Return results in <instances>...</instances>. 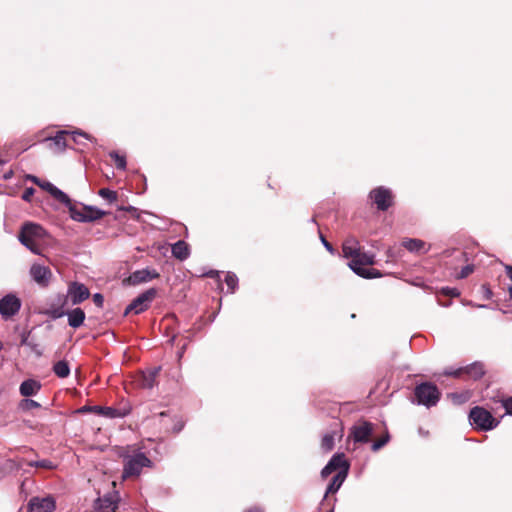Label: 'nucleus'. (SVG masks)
I'll return each mask as SVG.
<instances>
[{"instance_id":"1","label":"nucleus","mask_w":512,"mask_h":512,"mask_svg":"<svg viewBox=\"0 0 512 512\" xmlns=\"http://www.w3.org/2000/svg\"><path fill=\"white\" fill-rule=\"evenodd\" d=\"M342 253L345 258L350 259L348 266L358 276L365 279L379 278L382 276L380 271L365 267L374 264L375 255L373 253L363 252L360 242L355 237L350 236L345 239L342 244Z\"/></svg>"},{"instance_id":"2","label":"nucleus","mask_w":512,"mask_h":512,"mask_svg":"<svg viewBox=\"0 0 512 512\" xmlns=\"http://www.w3.org/2000/svg\"><path fill=\"white\" fill-rule=\"evenodd\" d=\"M349 467L350 465L345 459V455L343 453H336L332 456L326 466L322 469L321 476L326 478L332 472L336 470H338V472L336 475H334L331 483L328 485L325 497L329 493H335L340 489L345 479L347 478Z\"/></svg>"},{"instance_id":"3","label":"nucleus","mask_w":512,"mask_h":512,"mask_svg":"<svg viewBox=\"0 0 512 512\" xmlns=\"http://www.w3.org/2000/svg\"><path fill=\"white\" fill-rule=\"evenodd\" d=\"M46 236L44 228L35 223H25L19 233L18 239L32 253L40 254V242Z\"/></svg>"},{"instance_id":"4","label":"nucleus","mask_w":512,"mask_h":512,"mask_svg":"<svg viewBox=\"0 0 512 512\" xmlns=\"http://www.w3.org/2000/svg\"><path fill=\"white\" fill-rule=\"evenodd\" d=\"M152 461L141 451L124 456V469L123 477H136L142 472L145 467H151Z\"/></svg>"},{"instance_id":"5","label":"nucleus","mask_w":512,"mask_h":512,"mask_svg":"<svg viewBox=\"0 0 512 512\" xmlns=\"http://www.w3.org/2000/svg\"><path fill=\"white\" fill-rule=\"evenodd\" d=\"M469 421L475 429L481 431H490L499 424V421L489 411L479 406L470 410Z\"/></svg>"},{"instance_id":"6","label":"nucleus","mask_w":512,"mask_h":512,"mask_svg":"<svg viewBox=\"0 0 512 512\" xmlns=\"http://www.w3.org/2000/svg\"><path fill=\"white\" fill-rule=\"evenodd\" d=\"M70 213V217L77 222H93L95 220L101 219L107 213L95 206H83L81 209H78L70 200L69 205H65Z\"/></svg>"},{"instance_id":"7","label":"nucleus","mask_w":512,"mask_h":512,"mask_svg":"<svg viewBox=\"0 0 512 512\" xmlns=\"http://www.w3.org/2000/svg\"><path fill=\"white\" fill-rule=\"evenodd\" d=\"M417 404L424 405L426 407L435 406L440 398V392L436 385L424 382L416 386L414 391Z\"/></svg>"},{"instance_id":"8","label":"nucleus","mask_w":512,"mask_h":512,"mask_svg":"<svg viewBox=\"0 0 512 512\" xmlns=\"http://www.w3.org/2000/svg\"><path fill=\"white\" fill-rule=\"evenodd\" d=\"M157 290L150 288L140 295H138L125 309V314L134 313L140 314L147 310L151 302L156 297Z\"/></svg>"},{"instance_id":"9","label":"nucleus","mask_w":512,"mask_h":512,"mask_svg":"<svg viewBox=\"0 0 512 512\" xmlns=\"http://www.w3.org/2000/svg\"><path fill=\"white\" fill-rule=\"evenodd\" d=\"M120 495L117 491H110L99 496L93 504L94 512H115L118 508Z\"/></svg>"},{"instance_id":"10","label":"nucleus","mask_w":512,"mask_h":512,"mask_svg":"<svg viewBox=\"0 0 512 512\" xmlns=\"http://www.w3.org/2000/svg\"><path fill=\"white\" fill-rule=\"evenodd\" d=\"M21 308V300L14 294H7L0 299V314L4 319L16 315Z\"/></svg>"},{"instance_id":"11","label":"nucleus","mask_w":512,"mask_h":512,"mask_svg":"<svg viewBox=\"0 0 512 512\" xmlns=\"http://www.w3.org/2000/svg\"><path fill=\"white\" fill-rule=\"evenodd\" d=\"M373 434V426L370 422L359 421L352 426L350 436L354 442L366 443Z\"/></svg>"},{"instance_id":"12","label":"nucleus","mask_w":512,"mask_h":512,"mask_svg":"<svg viewBox=\"0 0 512 512\" xmlns=\"http://www.w3.org/2000/svg\"><path fill=\"white\" fill-rule=\"evenodd\" d=\"M159 276V273L155 269L144 268L131 273L124 282L129 285L136 286L142 283H147L153 279H157Z\"/></svg>"},{"instance_id":"13","label":"nucleus","mask_w":512,"mask_h":512,"mask_svg":"<svg viewBox=\"0 0 512 512\" xmlns=\"http://www.w3.org/2000/svg\"><path fill=\"white\" fill-rule=\"evenodd\" d=\"M90 296L89 289L82 283L72 282L67 289V299L71 301L72 305L82 303Z\"/></svg>"},{"instance_id":"14","label":"nucleus","mask_w":512,"mask_h":512,"mask_svg":"<svg viewBox=\"0 0 512 512\" xmlns=\"http://www.w3.org/2000/svg\"><path fill=\"white\" fill-rule=\"evenodd\" d=\"M370 198L379 210L385 211L392 204V193L385 187H378L370 192Z\"/></svg>"},{"instance_id":"15","label":"nucleus","mask_w":512,"mask_h":512,"mask_svg":"<svg viewBox=\"0 0 512 512\" xmlns=\"http://www.w3.org/2000/svg\"><path fill=\"white\" fill-rule=\"evenodd\" d=\"M55 507V500L51 496L33 497L28 503L26 512H53Z\"/></svg>"},{"instance_id":"16","label":"nucleus","mask_w":512,"mask_h":512,"mask_svg":"<svg viewBox=\"0 0 512 512\" xmlns=\"http://www.w3.org/2000/svg\"><path fill=\"white\" fill-rule=\"evenodd\" d=\"M30 276L39 286L46 287L50 283L52 272L47 266L33 264L30 268Z\"/></svg>"},{"instance_id":"17","label":"nucleus","mask_w":512,"mask_h":512,"mask_svg":"<svg viewBox=\"0 0 512 512\" xmlns=\"http://www.w3.org/2000/svg\"><path fill=\"white\" fill-rule=\"evenodd\" d=\"M69 135L67 131H58L54 137H47L44 140L49 142V149L53 153H61L67 147L66 137Z\"/></svg>"},{"instance_id":"18","label":"nucleus","mask_w":512,"mask_h":512,"mask_svg":"<svg viewBox=\"0 0 512 512\" xmlns=\"http://www.w3.org/2000/svg\"><path fill=\"white\" fill-rule=\"evenodd\" d=\"M38 186L47 191L52 197H54L57 201L61 202L62 204H70L69 196L52 183L48 181H40V184H38Z\"/></svg>"},{"instance_id":"19","label":"nucleus","mask_w":512,"mask_h":512,"mask_svg":"<svg viewBox=\"0 0 512 512\" xmlns=\"http://www.w3.org/2000/svg\"><path fill=\"white\" fill-rule=\"evenodd\" d=\"M41 383L35 379H27L23 381L19 387V392L24 397L36 395L41 389Z\"/></svg>"},{"instance_id":"20","label":"nucleus","mask_w":512,"mask_h":512,"mask_svg":"<svg viewBox=\"0 0 512 512\" xmlns=\"http://www.w3.org/2000/svg\"><path fill=\"white\" fill-rule=\"evenodd\" d=\"M159 370L160 368H154L143 372L139 380L140 386L145 389L153 388L156 383V377L159 373Z\"/></svg>"},{"instance_id":"21","label":"nucleus","mask_w":512,"mask_h":512,"mask_svg":"<svg viewBox=\"0 0 512 512\" xmlns=\"http://www.w3.org/2000/svg\"><path fill=\"white\" fill-rule=\"evenodd\" d=\"M68 317V324L72 328H79L85 320V313L81 308H75L66 313Z\"/></svg>"},{"instance_id":"22","label":"nucleus","mask_w":512,"mask_h":512,"mask_svg":"<svg viewBox=\"0 0 512 512\" xmlns=\"http://www.w3.org/2000/svg\"><path fill=\"white\" fill-rule=\"evenodd\" d=\"M172 255L181 261L187 259L190 255L188 244L183 240L174 243L172 245Z\"/></svg>"},{"instance_id":"23","label":"nucleus","mask_w":512,"mask_h":512,"mask_svg":"<svg viewBox=\"0 0 512 512\" xmlns=\"http://www.w3.org/2000/svg\"><path fill=\"white\" fill-rule=\"evenodd\" d=\"M92 409L97 414L107 418H121L126 415L125 412H121L120 410L112 407L94 406Z\"/></svg>"},{"instance_id":"24","label":"nucleus","mask_w":512,"mask_h":512,"mask_svg":"<svg viewBox=\"0 0 512 512\" xmlns=\"http://www.w3.org/2000/svg\"><path fill=\"white\" fill-rule=\"evenodd\" d=\"M464 374L474 380L479 379L484 374V368L481 363H473L463 368Z\"/></svg>"},{"instance_id":"25","label":"nucleus","mask_w":512,"mask_h":512,"mask_svg":"<svg viewBox=\"0 0 512 512\" xmlns=\"http://www.w3.org/2000/svg\"><path fill=\"white\" fill-rule=\"evenodd\" d=\"M403 246L409 250L410 252H420L424 251L426 252L427 249H425V242L419 239H408L403 241Z\"/></svg>"},{"instance_id":"26","label":"nucleus","mask_w":512,"mask_h":512,"mask_svg":"<svg viewBox=\"0 0 512 512\" xmlns=\"http://www.w3.org/2000/svg\"><path fill=\"white\" fill-rule=\"evenodd\" d=\"M53 372L59 377V378H66L70 374V367L67 361L60 360L56 362L53 366Z\"/></svg>"},{"instance_id":"27","label":"nucleus","mask_w":512,"mask_h":512,"mask_svg":"<svg viewBox=\"0 0 512 512\" xmlns=\"http://www.w3.org/2000/svg\"><path fill=\"white\" fill-rule=\"evenodd\" d=\"M224 281H225V283H226V285L228 287L227 292L228 293H234V291H235V289L237 288V285H238V278H237V276L234 273L228 272L225 275Z\"/></svg>"},{"instance_id":"28","label":"nucleus","mask_w":512,"mask_h":512,"mask_svg":"<svg viewBox=\"0 0 512 512\" xmlns=\"http://www.w3.org/2000/svg\"><path fill=\"white\" fill-rule=\"evenodd\" d=\"M98 194L103 199L107 200L109 203H113L117 200L118 195L116 191L110 190L108 188H102L98 191Z\"/></svg>"},{"instance_id":"29","label":"nucleus","mask_w":512,"mask_h":512,"mask_svg":"<svg viewBox=\"0 0 512 512\" xmlns=\"http://www.w3.org/2000/svg\"><path fill=\"white\" fill-rule=\"evenodd\" d=\"M27 465H29L31 467L44 468V469L56 468V465L52 461L47 460V459H43V460H39V461H29V462H27Z\"/></svg>"},{"instance_id":"30","label":"nucleus","mask_w":512,"mask_h":512,"mask_svg":"<svg viewBox=\"0 0 512 512\" xmlns=\"http://www.w3.org/2000/svg\"><path fill=\"white\" fill-rule=\"evenodd\" d=\"M109 156L115 161V165L117 169L125 170L126 169V158L125 156L119 155L116 151H112L109 153Z\"/></svg>"},{"instance_id":"31","label":"nucleus","mask_w":512,"mask_h":512,"mask_svg":"<svg viewBox=\"0 0 512 512\" xmlns=\"http://www.w3.org/2000/svg\"><path fill=\"white\" fill-rule=\"evenodd\" d=\"M334 447V435L333 434H325L321 441V448L325 451H331Z\"/></svg>"},{"instance_id":"32","label":"nucleus","mask_w":512,"mask_h":512,"mask_svg":"<svg viewBox=\"0 0 512 512\" xmlns=\"http://www.w3.org/2000/svg\"><path fill=\"white\" fill-rule=\"evenodd\" d=\"M39 407H40V404L37 401H34L32 399H23L20 402V408L22 410H32V409H36Z\"/></svg>"},{"instance_id":"33","label":"nucleus","mask_w":512,"mask_h":512,"mask_svg":"<svg viewBox=\"0 0 512 512\" xmlns=\"http://www.w3.org/2000/svg\"><path fill=\"white\" fill-rule=\"evenodd\" d=\"M71 136H72V139L74 140V142H76V143H80V141L78 139L79 137H82V138H84L86 140H89V141H93L94 140V138L92 136H90L89 134H87V133H85L83 131H79V130L73 131L71 133Z\"/></svg>"},{"instance_id":"34","label":"nucleus","mask_w":512,"mask_h":512,"mask_svg":"<svg viewBox=\"0 0 512 512\" xmlns=\"http://www.w3.org/2000/svg\"><path fill=\"white\" fill-rule=\"evenodd\" d=\"M389 435L386 434L385 436L381 437L380 439L376 440L373 444H372V450L373 451H378L379 449H381L383 446H385L388 441H389Z\"/></svg>"},{"instance_id":"35","label":"nucleus","mask_w":512,"mask_h":512,"mask_svg":"<svg viewBox=\"0 0 512 512\" xmlns=\"http://www.w3.org/2000/svg\"><path fill=\"white\" fill-rule=\"evenodd\" d=\"M448 396L456 404L464 403L468 399V395L467 394L451 393Z\"/></svg>"},{"instance_id":"36","label":"nucleus","mask_w":512,"mask_h":512,"mask_svg":"<svg viewBox=\"0 0 512 512\" xmlns=\"http://www.w3.org/2000/svg\"><path fill=\"white\" fill-rule=\"evenodd\" d=\"M502 406L506 410V414L512 415V397L502 400Z\"/></svg>"},{"instance_id":"37","label":"nucleus","mask_w":512,"mask_h":512,"mask_svg":"<svg viewBox=\"0 0 512 512\" xmlns=\"http://www.w3.org/2000/svg\"><path fill=\"white\" fill-rule=\"evenodd\" d=\"M463 374H464L463 368H458V369H454V370L449 369V370L445 371V375L453 376V377H461Z\"/></svg>"},{"instance_id":"38","label":"nucleus","mask_w":512,"mask_h":512,"mask_svg":"<svg viewBox=\"0 0 512 512\" xmlns=\"http://www.w3.org/2000/svg\"><path fill=\"white\" fill-rule=\"evenodd\" d=\"M474 268L472 265H466L465 267H463L460 271V274H459V278H465L467 277L468 275H470L472 272H473Z\"/></svg>"},{"instance_id":"39","label":"nucleus","mask_w":512,"mask_h":512,"mask_svg":"<svg viewBox=\"0 0 512 512\" xmlns=\"http://www.w3.org/2000/svg\"><path fill=\"white\" fill-rule=\"evenodd\" d=\"M442 292H443V294H445L447 296H451V297H457L460 295L458 289H456V288H449V287L442 288Z\"/></svg>"},{"instance_id":"40","label":"nucleus","mask_w":512,"mask_h":512,"mask_svg":"<svg viewBox=\"0 0 512 512\" xmlns=\"http://www.w3.org/2000/svg\"><path fill=\"white\" fill-rule=\"evenodd\" d=\"M34 193H35L34 188H32V187L27 188V189H25V191L22 194V199L24 201L29 202L31 200L32 196L34 195Z\"/></svg>"},{"instance_id":"41","label":"nucleus","mask_w":512,"mask_h":512,"mask_svg":"<svg viewBox=\"0 0 512 512\" xmlns=\"http://www.w3.org/2000/svg\"><path fill=\"white\" fill-rule=\"evenodd\" d=\"M93 302L95 303V305H97L98 307H102L103 306V303H104V297L102 296V294L100 293H95L93 295Z\"/></svg>"},{"instance_id":"42","label":"nucleus","mask_w":512,"mask_h":512,"mask_svg":"<svg viewBox=\"0 0 512 512\" xmlns=\"http://www.w3.org/2000/svg\"><path fill=\"white\" fill-rule=\"evenodd\" d=\"M321 242L328 252L334 254L335 250L332 245L325 239L323 235H320Z\"/></svg>"},{"instance_id":"43","label":"nucleus","mask_w":512,"mask_h":512,"mask_svg":"<svg viewBox=\"0 0 512 512\" xmlns=\"http://www.w3.org/2000/svg\"><path fill=\"white\" fill-rule=\"evenodd\" d=\"M21 345H26V346H29L31 348L34 349L35 346H33L30 342H29V335L26 334V333H23L21 335Z\"/></svg>"},{"instance_id":"44","label":"nucleus","mask_w":512,"mask_h":512,"mask_svg":"<svg viewBox=\"0 0 512 512\" xmlns=\"http://www.w3.org/2000/svg\"><path fill=\"white\" fill-rule=\"evenodd\" d=\"M482 290H483V293H484V295H485V297L487 299L492 297V292H491V290L487 286L483 285L482 286Z\"/></svg>"},{"instance_id":"45","label":"nucleus","mask_w":512,"mask_h":512,"mask_svg":"<svg viewBox=\"0 0 512 512\" xmlns=\"http://www.w3.org/2000/svg\"><path fill=\"white\" fill-rule=\"evenodd\" d=\"M27 178L34 182L36 185L40 184V180L36 176L28 175Z\"/></svg>"},{"instance_id":"46","label":"nucleus","mask_w":512,"mask_h":512,"mask_svg":"<svg viewBox=\"0 0 512 512\" xmlns=\"http://www.w3.org/2000/svg\"><path fill=\"white\" fill-rule=\"evenodd\" d=\"M506 272H507V275L509 276V278L512 281V266H506Z\"/></svg>"},{"instance_id":"47","label":"nucleus","mask_w":512,"mask_h":512,"mask_svg":"<svg viewBox=\"0 0 512 512\" xmlns=\"http://www.w3.org/2000/svg\"><path fill=\"white\" fill-rule=\"evenodd\" d=\"M246 512H263V510L259 507H253L248 509Z\"/></svg>"},{"instance_id":"48","label":"nucleus","mask_w":512,"mask_h":512,"mask_svg":"<svg viewBox=\"0 0 512 512\" xmlns=\"http://www.w3.org/2000/svg\"><path fill=\"white\" fill-rule=\"evenodd\" d=\"M65 313L64 312H57L55 311L52 315L53 318H59L62 317Z\"/></svg>"},{"instance_id":"49","label":"nucleus","mask_w":512,"mask_h":512,"mask_svg":"<svg viewBox=\"0 0 512 512\" xmlns=\"http://www.w3.org/2000/svg\"><path fill=\"white\" fill-rule=\"evenodd\" d=\"M508 291H509L510 298L512 299V286L509 287Z\"/></svg>"},{"instance_id":"50","label":"nucleus","mask_w":512,"mask_h":512,"mask_svg":"<svg viewBox=\"0 0 512 512\" xmlns=\"http://www.w3.org/2000/svg\"><path fill=\"white\" fill-rule=\"evenodd\" d=\"M479 308H485V305H478Z\"/></svg>"},{"instance_id":"51","label":"nucleus","mask_w":512,"mask_h":512,"mask_svg":"<svg viewBox=\"0 0 512 512\" xmlns=\"http://www.w3.org/2000/svg\"><path fill=\"white\" fill-rule=\"evenodd\" d=\"M4 161L0 160V165L3 163Z\"/></svg>"}]
</instances>
